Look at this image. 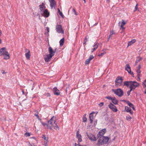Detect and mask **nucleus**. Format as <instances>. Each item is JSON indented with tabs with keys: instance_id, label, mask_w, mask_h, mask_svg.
<instances>
[{
	"instance_id": "nucleus-1",
	"label": "nucleus",
	"mask_w": 146,
	"mask_h": 146,
	"mask_svg": "<svg viewBox=\"0 0 146 146\" xmlns=\"http://www.w3.org/2000/svg\"><path fill=\"white\" fill-rule=\"evenodd\" d=\"M48 51L49 54L46 55L44 58V60L46 62H48L51 60L52 58L54 55V53L56 51V48L53 50L52 48L49 46L48 48Z\"/></svg>"
},
{
	"instance_id": "nucleus-2",
	"label": "nucleus",
	"mask_w": 146,
	"mask_h": 146,
	"mask_svg": "<svg viewBox=\"0 0 146 146\" xmlns=\"http://www.w3.org/2000/svg\"><path fill=\"white\" fill-rule=\"evenodd\" d=\"M5 47H3L0 49V56L3 55L4 58L5 59H8L9 58V54L8 52L6 51Z\"/></svg>"
},
{
	"instance_id": "nucleus-3",
	"label": "nucleus",
	"mask_w": 146,
	"mask_h": 146,
	"mask_svg": "<svg viewBox=\"0 0 146 146\" xmlns=\"http://www.w3.org/2000/svg\"><path fill=\"white\" fill-rule=\"evenodd\" d=\"M112 91L119 97H121L123 95V92L121 88H118L117 89H112Z\"/></svg>"
},
{
	"instance_id": "nucleus-4",
	"label": "nucleus",
	"mask_w": 146,
	"mask_h": 146,
	"mask_svg": "<svg viewBox=\"0 0 146 146\" xmlns=\"http://www.w3.org/2000/svg\"><path fill=\"white\" fill-rule=\"evenodd\" d=\"M123 81V79L121 77L119 76L117 77L115 81V85L116 87H117L119 86H120Z\"/></svg>"
},
{
	"instance_id": "nucleus-5",
	"label": "nucleus",
	"mask_w": 146,
	"mask_h": 146,
	"mask_svg": "<svg viewBox=\"0 0 146 146\" xmlns=\"http://www.w3.org/2000/svg\"><path fill=\"white\" fill-rule=\"evenodd\" d=\"M139 85L138 83L135 81H131V83L129 88L130 89L132 90H134Z\"/></svg>"
},
{
	"instance_id": "nucleus-6",
	"label": "nucleus",
	"mask_w": 146,
	"mask_h": 146,
	"mask_svg": "<svg viewBox=\"0 0 146 146\" xmlns=\"http://www.w3.org/2000/svg\"><path fill=\"white\" fill-rule=\"evenodd\" d=\"M54 118L55 117L54 116L52 117L48 121V124L47 125L48 128L51 130L52 129V127H53V121L55 120V119H54Z\"/></svg>"
},
{
	"instance_id": "nucleus-7",
	"label": "nucleus",
	"mask_w": 146,
	"mask_h": 146,
	"mask_svg": "<svg viewBox=\"0 0 146 146\" xmlns=\"http://www.w3.org/2000/svg\"><path fill=\"white\" fill-rule=\"evenodd\" d=\"M56 30L58 33H61L63 34L64 33V31L62 28L61 25L57 24L56 27Z\"/></svg>"
},
{
	"instance_id": "nucleus-8",
	"label": "nucleus",
	"mask_w": 146,
	"mask_h": 146,
	"mask_svg": "<svg viewBox=\"0 0 146 146\" xmlns=\"http://www.w3.org/2000/svg\"><path fill=\"white\" fill-rule=\"evenodd\" d=\"M125 70L127 71L129 74H131L133 76V77H134L133 76L134 75L133 73L131 71V67L129 64L126 65L125 66Z\"/></svg>"
},
{
	"instance_id": "nucleus-9",
	"label": "nucleus",
	"mask_w": 146,
	"mask_h": 146,
	"mask_svg": "<svg viewBox=\"0 0 146 146\" xmlns=\"http://www.w3.org/2000/svg\"><path fill=\"white\" fill-rule=\"evenodd\" d=\"M109 108L114 112H116L117 110L116 107L111 103H110L108 106Z\"/></svg>"
},
{
	"instance_id": "nucleus-10",
	"label": "nucleus",
	"mask_w": 146,
	"mask_h": 146,
	"mask_svg": "<svg viewBox=\"0 0 146 146\" xmlns=\"http://www.w3.org/2000/svg\"><path fill=\"white\" fill-rule=\"evenodd\" d=\"M87 134L88 137L91 140L94 141H96V138L94 135L92 134H88L87 133Z\"/></svg>"
},
{
	"instance_id": "nucleus-11",
	"label": "nucleus",
	"mask_w": 146,
	"mask_h": 146,
	"mask_svg": "<svg viewBox=\"0 0 146 146\" xmlns=\"http://www.w3.org/2000/svg\"><path fill=\"white\" fill-rule=\"evenodd\" d=\"M106 130L105 129H104L100 130L98 133L97 136L98 138L99 137H101V136H103L104 134L106 133Z\"/></svg>"
},
{
	"instance_id": "nucleus-12",
	"label": "nucleus",
	"mask_w": 146,
	"mask_h": 146,
	"mask_svg": "<svg viewBox=\"0 0 146 146\" xmlns=\"http://www.w3.org/2000/svg\"><path fill=\"white\" fill-rule=\"evenodd\" d=\"M102 139L104 144H106L107 143L109 140V138L106 136H101Z\"/></svg>"
},
{
	"instance_id": "nucleus-13",
	"label": "nucleus",
	"mask_w": 146,
	"mask_h": 146,
	"mask_svg": "<svg viewBox=\"0 0 146 146\" xmlns=\"http://www.w3.org/2000/svg\"><path fill=\"white\" fill-rule=\"evenodd\" d=\"M49 1L50 3V6L51 9H53L56 5V3L55 0H49Z\"/></svg>"
},
{
	"instance_id": "nucleus-14",
	"label": "nucleus",
	"mask_w": 146,
	"mask_h": 146,
	"mask_svg": "<svg viewBox=\"0 0 146 146\" xmlns=\"http://www.w3.org/2000/svg\"><path fill=\"white\" fill-rule=\"evenodd\" d=\"M79 130L77 131L76 133V137L78 139V141L79 143L81 142L82 141L81 136L80 134H79Z\"/></svg>"
},
{
	"instance_id": "nucleus-15",
	"label": "nucleus",
	"mask_w": 146,
	"mask_h": 146,
	"mask_svg": "<svg viewBox=\"0 0 146 146\" xmlns=\"http://www.w3.org/2000/svg\"><path fill=\"white\" fill-rule=\"evenodd\" d=\"M101 137H99L98 138H99L98 141V142L96 143V145L97 146L102 145L104 144L102 140V139Z\"/></svg>"
},
{
	"instance_id": "nucleus-16",
	"label": "nucleus",
	"mask_w": 146,
	"mask_h": 146,
	"mask_svg": "<svg viewBox=\"0 0 146 146\" xmlns=\"http://www.w3.org/2000/svg\"><path fill=\"white\" fill-rule=\"evenodd\" d=\"M53 91L54 94L58 96L60 95V92L56 87H54L53 89Z\"/></svg>"
},
{
	"instance_id": "nucleus-17",
	"label": "nucleus",
	"mask_w": 146,
	"mask_h": 146,
	"mask_svg": "<svg viewBox=\"0 0 146 146\" xmlns=\"http://www.w3.org/2000/svg\"><path fill=\"white\" fill-rule=\"evenodd\" d=\"M94 58V56L92 55H91L89 57L88 59H87L85 61V64H88L90 63V61L92 60Z\"/></svg>"
},
{
	"instance_id": "nucleus-18",
	"label": "nucleus",
	"mask_w": 146,
	"mask_h": 146,
	"mask_svg": "<svg viewBox=\"0 0 146 146\" xmlns=\"http://www.w3.org/2000/svg\"><path fill=\"white\" fill-rule=\"evenodd\" d=\"M125 110L127 112H129L131 115H132L133 113V112L131 109L127 106L125 107Z\"/></svg>"
},
{
	"instance_id": "nucleus-19",
	"label": "nucleus",
	"mask_w": 146,
	"mask_h": 146,
	"mask_svg": "<svg viewBox=\"0 0 146 146\" xmlns=\"http://www.w3.org/2000/svg\"><path fill=\"white\" fill-rule=\"evenodd\" d=\"M94 112L91 113L89 115V119L90 121V123H92L93 121V115Z\"/></svg>"
},
{
	"instance_id": "nucleus-20",
	"label": "nucleus",
	"mask_w": 146,
	"mask_h": 146,
	"mask_svg": "<svg viewBox=\"0 0 146 146\" xmlns=\"http://www.w3.org/2000/svg\"><path fill=\"white\" fill-rule=\"evenodd\" d=\"M132 81H126L124 82V86H126L127 87H129L130 86L131 83Z\"/></svg>"
},
{
	"instance_id": "nucleus-21",
	"label": "nucleus",
	"mask_w": 146,
	"mask_h": 146,
	"mask_svg": "<svg viewBox=\"0 0 146 146\" xmlns=\"http://www.w3.org/2000/svg\"><path fill=\"white\" fill-rule=\"evenodd\" d=\"M132 81H126L124 82V86H126L127 87H129L130 86L131 83Z\"/></svg>"
},
{
	"instance_id": "nucleus-22",
	"label": "nucleus",
	"mask_w": 146,
	"mask_h": 146,
	"mask_svg": "<svg viewBox=\"0 0 146 146\" xmlns=\"http://www.w3.org/2000/svg\"><path fill=\"white\" fill-rule=\"evenodd\" d=\"M112 102L114 104H117L118 102V101L115 97H113L111 100Z\"/></svg>"
},
{
	"instance_id": "nucleus-23",
	"label": "nucleus",
	"mask_w": 146,
	"mask_h": 146,
	"mask_svg": "<svg viewBox=\"0 0 146 146\" xmlns=\"http://www.w3.org/2000/svg\"><path fill=\"white\" fill-rule=\"evenodd\" d=\"M44 14L45 16L46 17H48L49 15V13L48 12L47 9H45L44 11Z\"/></svg>"
},
{
	"instance_id": "nucleus-24",
	"label": "nucleus",
	"mask_w": 146,
	"mask_h": 146,
	"mask_svg": "<svg viewBox=\"0 0 146 146\" xmlns=\"http://www.w3.org/2000/svg\"><path fill=\"white\" fill-rule=\"evenodd\" d=\"M40 7V9L41 11H42L45 8V6L43 3H42V5H39Z\"/></svg>"
},
{
	"instance_id": "nucleus-25",
	"label": "nucleus",
	"mask_w": 146,
	"mask_h": 146,
	"mask_svg": "<svg viewBox=\"0 0 146 146\" xmlns=\"http://www.w3.org/2000/svg\"><path fill=\"white\" fill-rule=\"evenodd\" d=\"M135 42V39L132 40L131 41H129L128 43V46H130L132 45Z\"/></svg>"
},
{
	"instance_id": "nucleus-26",
	"label": "nucleus",
	"mask_w": 146,
	"mask_h": 146,
	"mask_svg": "<svg viewBox=\"0 0 146 146\" xmlns=\"http://www.w3.org/2000/svg\"><path fill=\"white\" fill-rule=\"evenodd\" d=\"M137 77L138 78L139 80H141V79L139 78V77L140 76V73L141 72V71L140 70V69H137Z\"/></svg>"
},
{
	"instance_id": "nucleus-27",
	"label": "nucleus",
	"mask_w": 146,
	"mask_h": 146,
	"mask_svg": "<svg viewBox=\"0 0 146 146\" xmlns=\"http://www.w3.org/2000/svg\"><path fill=\"white\" fill-rule=\"evenodd\" d=\"M42 138H43L46 141V142L45 141L44 142V143H45V145H44L45 146H46L47 143L48 138H46V137L45 136V135H42Z\"/></svg>"
},
{
	"instance_id": "nucleus-28",
	"label": "nucleus",
	"mask_w": 146,
	"mask_h": 146,
	"mask_svg": "<svg viewBox=\"0 0 146 146\" xmlns=\"http://www.w3.org/2000/svg\"><path fill=\"white\" fill-rule=\"evenodd\" d=\"M25 55L27 59H29L30 56V52L29 50L28 52L25 54Z\"/></svg>"
},
{
	"instance_id": "nucleus-29",
	"label": "nucleus",
	"mask_w": 146,
	"mask_h": 146,
	"mask_svg": "<svg viewBox=\"0 0 146 146\" xmlns=\"http://www.w3.org/2000/svg\"><path fill=\"white\" fill-rule=\"evenodd\" d=\"M56 120L55 118V120H54V124H55V126H53V127H54V129L56 130L57 129V128H58V129L59 130V127H58V126L57 125V123H56Z\"/></svg>"
},
{
	"instance_id": "nucleus-30",
	"label": "nucleus",
	"mask_w": 146,
	"mask_h": 146,
	"mask_svg": "<svg viewBox=\"0 0 146 146\" xmlns=\"http://www.w3.org/2000/svg\"><path fill=\"white\" fill-rule=\"evenodd\" d=\"M59 42L60 46L63 45L64 42V38H63L61 39L60 41Z\"/></svg>"
},
{
	"instance_id": "nucleus-31",
	"label": "nucleus",
	"mask_w": 146,
	"mask_h": 146,
	"mask_svg": "<svg viewBox=\"0 0 146 146\" xmlns=\"http://www.w3.org/2000/svg\"><path fill=\"white\" fill-rule=\"evenodd\" d=\"M142 59V58H141L139 57L137 58L136 59V61L135 62V65H137V64Z\"/></svg>"
},
{
	"instance_id": "nucleus-32",
	"label": "nucleus",
	"mask_w": 146,
	"mask_h": 146,
	"mask_svg": "<svg viewBox=\"0 0 146 146\" xmlns=\"http://www.w3.org/2000/svg\"><path fill=\"white\" fill-rule=\"evenodd\" d=\"M126 103L130 107L132 108L133 106V104L130 102L128 101H127Z\"/></svg>"
},
{
	"instance_id": "nucleus-33",
	"label": "nucleus",
	"mask_w": 146,
	"mask_h": 146,
	"mask_svg": "<svg viewBox=\"0 0 146 146\" xmlns=\"http://www.w3.org/2000/svg\"><path fill=\"white\" fill-rule=\"evenodd\" d=\"M122 22H119V24L120 25V24H121V25L124 26L126 24V23L123 20H122Z\"/></svg>"
},
{
	"instance_id": "nucleus-34",
	"label": "nucleus",
	"mask_w": 146,
	"mask_h": 146,
	"mask_svg": "<svg viewBox=\"0 0 146 146\" xmlns=\"http://www.w3.org/2000/svg\"><path fill=\"white\" fill-rule=\"evenodd\" d=\"M87 41V37H86L84 40L83 42V44L84 46H85L86 45V42Z\"/></svg>"
},
{
	"instance_id": "nucleus-35",
	"label": "nucleus",
	"mask_w": 146,
	"mask_h": 146,
	"mask_svg": "<svg viewBox=\"0 0 146 146\" xmlns=\"http://www.w3.org/2000/svg\"><path fill=\"white\" fill-rule=\"evenodd\" d=\"M25 135L26 137H29L30 136V133L28 132H26L25 133Z\"/></svg>"
},
{
	"instance_id": "nucleus-36",
	"label": "nucleus",
	"mask_w": 146,
	"mask_h": 146,
	"mask_svg": "<svg viewBox=\"0 0 146 146\" xmlns=\"http://www.w3.org/2000/svg\"><path fill=\"white\" fill-rule=\"evenodd\" d=\"M143 85L144 87L146 88V79L143 82Z\"/></svg>"
},
{
	"instance_id": "nucleus-37",
	"label": "nucleus",
	"mask_w": 146,
	"mask_h": 146,
	"mask_svg": "<svg viewBox=\"0 0 146 146\" xmlns=\"http://www.w3.org/2000/svg\"><path fill=\"white\" fill-rule=\"evenodd\" d=\"M58 13H59L60 15L62 16V17H63V15L62 13L60 11L59 9H58Z\"/></svg>"
},
{
	"instance_id": "nucleus-38",
	"label": "nucleus",
	"mask_w": 146,
	"mask_h": 146,
	"mask_svg": "<svg viewBox=\"0 0 146 146\" xmlns=\"http://www.w3.org/2000/svg\"><path fill=\"white\" fill-rule=\"evenodd\" d=\"M105 98L110 100H111L113 98V97H112L110 96H108L106 97Z\"/></svg>"
},
{
	"instance_id": "nucleus-39",
	"label": "nucleus",
	"mask_w": 146,
	"mask_h": 146,
	"mask_svg": "<svg viewBox=\"0 0 146 146\" xmlns=\"http://www.w3.org/2000/svg\"><path fill=\"white\" fill-rule=\"evenodd\" d=\"M98 44L97 43H96L94 45V46H93V47H94V48H95V49L96 50L97 48L98 47Z\"/></svg>"
},
{
	"instance_id": "nucleus-40",
	"label": "nucleus",
	"mask_w": 146,
	"mask_h": 146,
	"mask_svg": "<svg viewBox=\"0 0 146 146\" xmlns=\"http://www.w3.org/2000/svg\"><path fill=\"white\" fill-rule=\"evenodd\" d=\"M132 91V90L130 89V90H128L127 91V96H129L130 95V92Z\"/></svg>"
},
{
	"instance_id": "nucleus-41",
	"label": "nucleus",
	"mask_w": 146,
	"mask_h": 146,
	"mask_svg": "<svg viewBox=\"0 0 146 146\" xmlns=\"http://www.w3.org/2000/svg\"><path fill=\"white\" fill-rule=\"evenodd\" d=\"M87 120V119L86 117H84L83 119V122H86Z\"/></svg>"
},
{
	"instance_id": "nucleus-42",
	"label": "nucleus",
	"mask_w": 146,
	"mask_h": 146,
	"mask_svg": "<svg viewBox=\"0 0 146 146\" xmlns=\"http://www.w3.org/2000/svg\"><path fill=\"white\" fill-rule=\"evenodd\" d=\"M104 103L103 102H102L100 103L99 104V106L100 107H101L104 105Z\"/></svg>"
},
{
	"instance_id": "nucleus-43",
	"label": "nucleus",
	"mask_w": 146,
	"mask_h": 146,
	"mask_svg": "<svg viewBox=\"0 0 146 146\" xmlns=\"http://www.w3.org/2000/svg\"><path fill=\"white\" fill-rule=\"evenodd\" d=\"M131 119V117L130 116L127 117H126V119L127 120H129Z\"/></svg>"
},
{
	"instance_id": "nucleus-44",
	"label": "nucleus",
	"mask_w": 146,
	"mask_h": 146,
	"mask_svg": "<svg viewBox=\"0 0 146 146\" xmlns=\"http://www.w3.org/2000/svg\"><path fill=\"white\" fill-rule=\"evenodd\" d=\"M120 29H121L122 30H124L125 29V28L123 27V25H121Z\"/></svg>"
},
{
	"instance_id": "nucleus-45",
	"label": "nucleus",
	"mask_w": 146,
	"mask_h": 146,
	"mask_svg": "<svg viewBox=\"0 0 146 146\" xmlns=\"http://www.w3.org/2000/svg\"><path fill=\"white\" fill-rule=\"evenodd\" d=\"M106 54V52H102V53H101V54H100V55H99V56H102L104 54Z\"/></svg>"
},
{
	"instance_id": "nucleus-46",
	"label": "nucleus",
	"mask_w": 146,
	"mask_h": 146,
	"mask_svg": "<svg viewBox=\"0 0 146 146\" xmlns=\"http://www.w3.org/2000/svg\"><path fill=\"white\" fill-rule=\"evenodd\" d=\"M73 11L74 12V14L76 15H77L76 12V11L75 9L74 8L73 9Z\"/></svg>"
},
{
	"instance_id": "nucleus-47",
	"label": "nucleus",
	"mask_w": 146,
	"mask_h": 146,
	"mask_svg": "<svg viewBox=\"0 0 146 146\" xmlns=\"http://www.w3.org/2000/svg\"><path fill=\"white\" fill-rule=\"evenodd\" d=\"M35 115L37 117V118H39V117L38 114L35 113Z\"/></svg>"
},
{
	"instance_id": "nucleus-48",
	"label": "nucleus",
	"mask_w": 146,
	"mask_h": 146,
	"mask_svg": "<svg viewBox=\"0 0 146 146\" xmlns=\"http://www.w3.org/2000/svg\"><path fill=\"white\" fill-rule=\"evenodd\" d=\"M138 5V4H137L135 7V11H136L137 10V6Z\"/></svg>"
},
{
	"instance_id": "nucleus-49",
	"label": "nucleus",
	"mask_w": 146,
	"mask_h": 146,
	"mask_svg": "<svg viewBox=\"0 0 146 146\" xmlns=\"http://www.w3.org/2000/svg\"><path fill=\"white\" fill-rule=\"evenodd\" d=\"M97 123V120H94V125H96Z\"/></svg>"
},
{
	"instance_id": "nucleus-50",
	"label": "nucleus",
	"mask_w": 146,
	"mask_h": 146,
	"mask_svg": "<svg viewBox=\"0 0 146 146\" xmlns=\"http://www.w3.org/2000/svg\"><path fill=\"white\" fill-rule=\"evenodd\" d=\"M42 124L44 125V126H45V125H47L45 123H43V122H41Z\"/></svg>"
},
{
	"instance_id": "nucleus-51",
	"label": "nucleus",
	"mask_w": 146,
	"mask_h": 146,
	"mask_svg": "<svg viewBox=\"0 0 146 146\" xmlns=\"http://www.w3.org/2000/svg\"><path fill=\"white\" fill-rule=\"evenodd\" d=\"M46 30H47V33H48L49 32V28L48 27H46Z\"/></svg>"
},
{
	"instance_id": "nucleus-52",
	"label": "nucleus",
	"mask_w": 146,
	"mask_h": 146,
	"mask_svg": "<svg viewBox=\"0 0 146 146\" xmlns=\"http://www.w3.org/2000/svg\"><path fill=\"white\" fill-rule=\"evenodd\" d=\"M78 146H86V145H80V143H78Z\"/></svg>"
},
{
	"instance_id": "nucleus-53",
	"label": "nucleus",
	"mask_w": 146,
	"mask_h": 146,
	"mask_svg": "<svg viewBox=\"0 0 146 146\" xmlns=\"http://www.w3.org/2000/svg\"><path fill=\"white\" fill-rule=\"evenodd\" d=\"M92 50L91 51L92 52H93L94 51L96 50L94 48L93 49H92Z\"/></svg>"
},
{
	"instance_id": "nucleus-54",
	"label": "nucleus",
	"mask_w": 146,
	"mask_h": 146,
	"mask_svg": "<svg viewBox=\"0 0 146 146\" xmlns=\"http://www.w3.org/2000/svg\"><path fill=\"white\" fill-rule=\"evenodd\" d=\"M141 65L140 64H139V66H138V68H137V69H140V68H141Z\"/></svg>"
},
{
	"instance_id": "nucleus-55",
	"label": "nucleus",
	"mask_w": 146,
	"mask_h": 146,
	"mask_svg": "<svg viewBox=\"0 0 146 146\" xmlns=\"http://www.w3.org/2000/svg\"><path fill=\"white\" fill-rule=\"evenodd\" d=\"M114 33H114V32H113V31H111L110 32V33H111V34L112 35H113V34H114Z\"/></svg>"
},
{
	"instance_id": "nucleus-56",
	"label": "nucleus",
	"mask_w": 146,
	"mask_h": 146,
	"mask_svg": "<svg viewBox=\"0 0 146 146\" xmlns=\"http://www.w3.org/2000/svg\"><path fill=\"white\" fill-rule=\"evenodd\" d=\"M112 35L111 34V33H110V35H109V38H110L111 37Z\"/></svg>"
},
{
	"instance_id": "nucleus-57",
	"label": "nucleus",
	"mask_w": 146,
	"mask_h": 146,
	"mask_svg": "<svg viewBox=\"0 0 146 146\" xmlns=\"http://www.w3.org/2000/svg\"><path fill=\"white\" fill-rule=\"evenodd\" d=\"M133 110H135V108L134 107V106L133 105V107L131 108Z\"/></svg>"
},
{
	"instance_id": "nucleus-58",
	"label": "nucleus",
	"mask_w": 146,
	"mask_h": 146,
	"mask_svg": "<svg viewBox=\"0 0 146 146\" xmlns=\"http://www.w3.org/2000/svg\"><path fill=\"white\" fill-rule=\"evenodd\" d=\"M50 96V94L49 93H47V96Z\"/></svg>"
},
{
	"instance_id": "nucleus-59",
	"label": "nucleus",
	"mask_w": 146,
	"mask_h": 146,
	"mask_svg": "<svg viewBox=\"0 0 146 146\" xmlns=\"http://www.w3.org/2000/svg\"><path fill=\"white\" fill-rule=\"evenodd\" d=\"M38 120H40V121L41 122H42L41 121V119H40V118L39 117V118H38Z\"/></svg>"
},
{
	"instance_id": "nucleus-60",
	"label": "nucleus",
	"mask_w": 146,
	"mask_h": 146,
	"mask_svg": "<svg viewBox=\"0 0 146 146\" xmlns=\"http://www.w3.org/2000/svg\"><path fill=\"white\" fill-rule=\"evenodd\" d=\"M107 2H110V0H106Z\"/></svg>"
},
{
	"instance_id": "nucleus-61",
	"label": "nucleus",
	"mask_w": 146,
	"mask_h": 146,
	"mask_svg": "<svg viewBox=\"0 0 146 146\" xmlns=\"http://www.w3.org/2000/svg\"><path fill=\"white\" fill-rule=\"evenodd\" d=\"M122 101H123V102H126V101L125 100H123Z\"/></svg>"
},
{
	"instance_id": "nucleus-62",
	"label": "nucleus",
	"mask_w": 146,
	"mask_h": 146,
	"mask_svg": "<svg viewBox=\"0 0 146 146\" xmlns=\"http://www.w3.org/2000/svg\"><path fill=\"white\" fill-rule=\"evenodd\" d=\"M144 93L145 94H146V89L145 90V91L144 92Z\"/></svg>"
},
{
	"instance_id": "nucleus-63",
	"label": "nucleus",
	"mask_w": 146,
	"mask_h": 146,
	"mask_svg": "<svg viewBox=\"0 0 146 146\" xmlns=\"http://www.w3.org/2000/svg\"><path fill=\"white\" fill-rule=\"evenodd\" d=\"M2 73L3 74H5V71H4L3 72H2Z\"/></svg>"
},
{
	"instance_id": "nucleus-64",
	"label": "nucleus",
	"mask_w": 146,
	"mask_h": 146,
	"mask_svg": "<svg viewBox=\"0 0 146 146\" xmlns=\"http://www.w3.org/2000/svg\"><path fill=\"white\" fill-rule=\"evenodd\" d=\"M115 138L114 137L113 139H112L113 141H114L115 139Z\"/></svg>"
}]
</instances>
